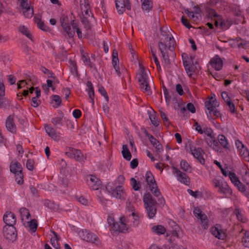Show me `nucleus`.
<instances>
[{"mask_svg": "<svg viewBox=\"0 0 249 249\" xmlns=\"http://www.w3.org/2000/svg\"><path fill=\"white\" fill-rule=\"evenodd\" d=\"M143 200L148 217L150 219L153 218L157 213L156 200L148 193L144 195Z\"/></svg>", "mask_w": 249, "mask_h": 249, "instance_id": "1", "label": "nucleus"}, {"mask_svg": "<svg viewBox=\"0 0 249 249\" xmlns=\"http://www.w3.org/2000/svg\"><path fill=\"white\" fill-rule=\"evenodd\" d=\"M140 68L141 71L138 77L140 88L142 91L147 92L150 95L152 93V91L148 81V74L142 66L140 65Z\"/></svg>", "mask_w": 249, "mask_h": 249, "instance_id": "2", "label": "nucleus"}, {"mask_svg": "<svg viewBox=\"0 0 249 249\" xmlns=\"http://www.w3.org/2000/svg\"><path fill=\"white\" fill-rule=\"evenodd\" d=\"M205 107L206 108V113L207 114L208 120H211L213 119L212 116V111L213 109L219 106V103L217 101L214 97H211L205 102Z\"/></svg>", "mask_w": 249, "mask_h": 249, "instance_id": "3", "label": "nucleus"}, {"mask_svg": "<svg viewBox=\"0 0 249 249\" xmlns=\"http://www.w3.org/2000/svg\"><path fill=\"white\" fill-rule=\"evenodd\" d=\"M3 235L6 240L13 242L17 237L16 228L14 226H4L3 230Z\"/></svg>", "mask_w": 249, "mask_h": 249, "instance_id": "4", "label": "nucleus"}, {"mask_svg": "<svg viewBox=\"0 0 249 249\" xmlns=\"http://www.w3.org/2000/svg\"><path fill=\"white\" fill-rule=\"evenodd\" d=\"M190 150L191 154L193 155L194 158L196 159L202 165L205 164V159L203 158L204 151L201 148H196L193 145H190Z\"/></svg>", "mask_w": 249, "mask_h": 249, "instance_id": "5", "label": "nucleus"}, {"mask_svg": "<svg viewBox=\"0 0 249 249\" xmlns=\"http://www.w3.org/2000/svg\"><path fill=\"white\" fill-rule=\"evenodd\" d=\"M208 13L212 17L218 18V19L220 20L219 26L222 30H227L231 26L229 21L223 19L222 17L218 15L213 9H210Z\"/></svg>", "mask_w": 249, "mask_h": 249, "instance_id": "6", "label": "nucleus"}, {"mask_svg": "<svg viewBox=\"0 0 249 249\" xmlns=\"http://www.w3.org/2000/svg\"><path fill=\"white\" fill-rule=\"evenodd\" d=\"M86 179L87 183L93 190H98L102 186L101 181L94 175H88Z\"/></svg>", "mask_w": 249, "mask_h": 249, "instance_id": "7", "label": "nucleus"}, {"mask_svg": "<svg viewBox=\"0 0 249 249\" xmlns=\"http://www.w3.org/2000/svg\"><path fill=\"white\" fill-rule=\"evenodd\" d=\"M128 229L126 224V220L124 217H121L120 223L119 224L117 222L112 225L111 230L115 231H119L124 232L127 231Z\"/></svg>", "mask_w": 249, "mask_h": 249, "instance_id": "8", "label": "nucleus"}, {"mask_svg": "<svg viewBox=\"0 0 249 249\" xmlns=\"http://www.w3.org/2000/svg\"><path fill=\"white\" fill-rule=\"evenodd\" d=\"M106 188L113 197L118 199L124 198L125 193L122 185H119L114 189H112L111 187L109 188V187H107Z\"/></svg>", "mask_w": 249, "mask_h": 249, "instance_id": "9", "label": "nucleus"}, {"mask_svg": "<svg viewBox=\"0 0 249 249\" xmlns=\"http://www.w3.org/2000/svg\"><path fill=\"white\" fill-rule=\"evenodd\" d=\"M81 236L83 240L87 242L93 243L97 245L99 243V238L93 233L88 231L85 230V231H82Z\"/></svg>", "mask_w": 249, "mask_h": 249, "instance_id": "10", "label": "nucleus"}, {"mask_svg": "<svg viewBox=\"0 0 249 249\" xmlns=\"http://www.w3.org/2000/svg\"><path fill=\"white\" fill-rule=\"evenodd\" d=\"M57 113V116L52 118L51 122L56 128L60 129L63 126L64 114L61 110H58Z\"/></svg>", "mask_w": 249, "mask_h": 249, "instance_id": "11", "label": "nucleus"}, {"mask_svg": "<svg viewBox=\"0 0 249 249\" xmlns=\"http://www.w3.org/2000/svg\"><path fill=\"white\" fill-rule=\"evenodd\" d=\"M3 222L6 224L5 226H14L16 222V217L15 214L11 212H6L3 216Z\"/></svg>", "mask_w": 249, "mask_h": 249, "instance_id": "12", "label": "nucleus"}, {"mask_svg": "<svg viewBox=\"0 0 249 249\" xmlns=\"http://www.w3.org/2000/svg\"><path fill=\"white\" fill-rule=\"evenodd\" d=\"M174 169L175 173L177 174V180L181 183L188 186L190 183V179L188 176L178 168L174 167Z\"/></svg>", "mask_w": 249, "mask_h": 249, "instance_id": "13", "label": "nucleus"}, {"mask_svg": "<svg viewBox=\"0 0 249 249\" xmlns=\"http://www.w3.org/2000/svg\"><path fill=\"white\" fill-rule=\"evenodd\" d=\"M158 46L161 53L164 63L167 65L169 64L170 62L166 49L167 45L161 41H159L158 43Z\"/></svg>", "mask_w": 249, "mask_h": 249, "instance_id": "14", "label": "nucleus"}, {"mask_svg": "<svg viewBox=\"0 0 249 249\" xmlns=\"http://www.w3.org/2000/svg\"><path fill=\"white\" fill-rule=\"evenodd\" d=\"M211 231L213 236L219 239L224 240L226 237L225 233L219 225L212 227Z\"/></svg>", "mask_w": 249, "mask_h": 249, "instance_id": "15", "label": "nucleus"}, {"mask_svg": "<svg viewBox=\"0 0 249 249\" xmlns=\"http://www.w3.org/2000/svg\"><path fill=\"white\" fill-rule=\"evenodd\" d=\"M20 5L23 9V15L26 18H30L33 16L34 10L28 5V0L21 2Z\"/></svg>", "mask_w": 249, "mask_h": 249, "instance_id": "16", "label": "nucleus"}, {"mask_svg": "<svg viewBox=\"0 0 249 249\" xmlns=\"http://www.w3.org/2000/svg\"><path fill=\"white\" fill-rule=\"evenodd\" d=\"M161 35L164 36V38H161L160 41L166 44V42L168 41H169V44L168 45V48L170 51H173L174 50V44H175V40L173 37L171 36H169V35H164L163 33L162 28H160V29Z\"/></svg>", "mask_w": 249, "mask_h": 249, "instance_id": "17", "label": "nucleus"}, {"mask_svg": "<svg viewBox=\"0 0 249 249\" xmlns=\"http://www.w3.org/2000/svg\"><path fill=\"white\" fill-rule=\"evenodd\" d=\"M145 177L147 184L149 186L151 191L152 192L153 189L157 187V183L154 177L150 171L146 172Z\"/></svg>", "mask_w": 249, "mask_h": 249, "instance_id": "18", "label": "nucleus"}, {"mask_svg": "<svg viewBox=\"0 0 249 249\" xmlns=\"http://www.w3.org/2000/svg\"><path fill=\"white\" fill-rule=\"evenodd\" d=\"M112 64L113 67L115 69L117 74L119 77H120L121 73L120 72V67L119 66V60L118 57V53L115 50H114L112 52Z\"/></svg>", "mask_w": 249, "mask_h": 249, "instance_id": "19", "label": "nucleus"}, {"mask_svg": "<svg viewBox=\"0 0 249 249\" xmlns=\"http://www.w3.org/2000/svg\"><path fill=\"white\" fill-rule=\"evenodd\" d=\"M218 192L222 194L225 197L230 196L232 193L231 189L226 182H224L222 185L218 188Z\"/></svg>", "mask_w": 249, "mask_h": 249, "instance_id": "20", "label": "nucleus"}, {"mask_svg": "<svg viewBox=\"0 0 249 249\" xmlns=\"http://www.w3.org/2000/svg\"><path fill=\"white\" fill-rule=\"evenodd\" d=\"M210 63L212 67L216 71H220L223 67V61L217 55L211 60Z\"/></svg>", "mask_w": 249, "mask_h": 249, "instance_id": "21", "label": "nucleus"}, {"mask_svg": "<svg viewBox=\"0 0 249 249\" xmlns=\"http://www.w3.org/2000/svg\"><path fill=\"white\" fill-rule=\"evenodd\" d=\"M6 127L8 131L12 133H16V126L14 123L13 117L9 115L6 120Z\"/></svg>", "mask_w": 249, "mask_h": 249, "instance_id": "22", "label": "nucleus"}, {"mask_svg": "<svg viewBox=\"0 0 249 249\" xmlns=\"http://www.w3.org/2000/svg\"><path fill=\"white\" fill-rule=\"evenodd\" d=\"M45 129L49 137L55 141L58 140L56 129L51 124H46L45 125Z\"/></svg>", "mask_w": 249, "mask_h": 249, "instance_id": "23", "label": "nucleus"}, {"mask_svg": "<svg viewBox=\"0 0 249 249\" xmlns=\"http://www.w3.org/2000/svg\"><path fill=\"white\" fill-rule=\"evenodd\" d=\"M81 52L82 54V59L85 65L88 66L91 69H94V70L97 72V69L95 65L91 62L90 58L88 54H86L84 51L82 50Z\"/></svg>", "mask_w": 249, "mask_h": 249, "instance_id": "24", "label": "nucleus"}, {"mask_svg": "<svg viewBox=\"0 0 249 249\" xmlns=\"http://www.w3.org/2000/svg\"><path fill=\"white\" fill-rule=\"evenodd\" d=\"M242 235L241 243L245 248H249V231L242 229L240 231Z\"/></svg>", "mask_w": 249, "mask_h": 249, "instance_id": "25", "label": "nucleus"}, {"mask_svg": "<svg viewBox=\"0 0 249 249\" xmlns=\"http://www.w3.org/2000/svg\"><path fill=\"white\" fill-rule=\"evenodd\" d=\"M217 140L220 144L226 150H230V147L226 137L223 134H219Z\"/></svg>", "mask_w": 249, "mask_h": 249, "instance_id": "26", "label": "nucleus"}, {"mask_svg": "<svg viewBox=\"0 0 249 249\" xmlns=\"http://www.w3.org/2000/svg\"><path fill=\"white\" fill-rule=\"evenodd\" d=\"M116 7L119 14H123L125 11V0H115Z\"/></svg>", "mask_w": 249, "mask_h": 249, "instance_id": "27", "label": "nucleus"}, {"mask_svg": "<svg viewBox=\"0 0 249 249\" xmlns=\"http://www.w3.org/2000/svg\"><path fill=\"white\" fill-rule=\"evenodd\" d=\"M234 213L236 215L238 221L242 223H246L247 221V217L240 209L236 208L234 211Z\"/></svg>", "mask_w": 249, "mask_h": 249, "instance_id": "28", "label": "nucleus"}, {"mask_svg": "<svg viewBox=\"0 0 249 249\" xmlns=\"http://www.w3.org/2000/svg\"><path fill=\"white\" fill-rule=\"evenodd\" d=\"M10 171L14 173L15 176H17V174L22 171L21 165L19 162H15V163L10 165Z\"/></svg>", "mask_w": 249, "mask_h": 249, "instance_id": "29", "label": "nucleus"}, {"mask_svg": "<svg viewBox=\"0 0 249 249\" xmlns=\"http://www.w3.org/2000/svg\"><path fill=\"white\" fill-rule=\"evenodd\" d=\"M122 154L124 159L127 160H130L131 159L132 156L130 152L128 149L126 145H123L122 147Z\"/></svg>", "mask_w": 249, "mask_h": 249, "instance_id": "30", "label": "nucleus"}, {"mask_svg": "<svg viewBox=\"0 0 249 249\" xmlns=\"http://www.w3.org/2000/svg\"><path fill=\"white\" fill-rule=\"evenodd\" d=\"M142 1V8L144 11L149 12L152 10V3L150 0H141Z\"/></svg>", "mask_w": 249, "mask_h": 249, "instance_id": "31", "label": "nucleus"}, {"mask_svg": "<svg viewBox=\"0 0 249 249\" xmlns=\"http://www.w3.org/2000/svg\"><path fill=\"white\" fill-rule=\"evenodd\" d=\"M65 32L68 35L69 38H72L75 35L74 28L71 27L69 24L62 28Z\"/></svg>", "mask_w": 249, "mask_h": 249, "instance_id": "32", "label": "nucleus"}, {"mask_svg": "<svg viewBox=\"0 0 249 249\" xmlns=\"http://www.w3.org/2000/svg\"><path fill=\"white\" fill-rule=\"evenodd\" d=\"M18 31L21 34L27 37L30 39L31 40H33L32 36L30 33L29 29L25 26H20L18 27Z\"/></svg>", "mask_w": 249, "mask_h": 249, "instance_id": "33", "label": "nucleus"}, {"mask_svg": "<svg viewBox=\"0 0 249 249\" xmlns=\"http://www.w3.org/2000/svg\"><path fill=\"white\" fill-rule=\"evenodd\" d=\"M193 213L195 217L200 220L203 218H206L207 215L203 213L198 207H195L193 211Z\"/></svg>", "mask_w": 249, "mask_h": 249, "instance_id": "34", "label": "nucleus"}, {"mask_svg": "<svg viewBox=\"0 0 249 249\" xmlns=\"http://www.w3.org/2000/svg\"><path fill=\"white\" fill-rule=\"evenodd\" d=\"M60 22L62 28L70 24V20L68 16L63 13L60 17Z\"/></svg>", "mask_w": 249, "mask_h": 249, "instance_id": "35", "label": "nucleus"}, {"mask_svg": "<svg viewBox=\"0 0 249 249\" xmlns=\"http://www.w3.org/2000/svg\"><path fill=\"white\" fill-rule=\"evenodd\" d=\"M180 168L184 172L191 173L192 172V167L185 160H181L180 162Z\"/></svg>", "mask_w": 249, "mask_h": 249, "instance_id": "36", "label": "nucleus"}, {"mask_svg": "<svg viewBox=\"0 0 249 249\" xmlns=\"http://www.w3.org/2000/svg\"><path fill=\"white\" fill-rule=\"evenodd\" d=\"M229 177L230 178V180L232 183H233L235 186H238V184H239L241 182L238 177L234 172H230Z\"/></svg>", "mask_w": 249, "mask_h": 249, "instance_id": "37", "label": "nucleus"}, {"mask_svg": "<svg viewBox=\"0 0 249 249\" xmlns=\"http://www.w3.org/2000/svg\"><path fill=\"white\" fill-rule=\"evenodd\" d=\"M240 156L245 160L249 158V151L245 146L238 150Z\"/></svg>", "mask_w": 249, "mask_h": 249, "instance_id": "38", "label": "nucleus"}, {"mask_svg": "<svg viewBox=\"0 0 249 249\" xmlns=\"http://www.w3.org/2000/svg\"><path fill=\"white\" fill-rule=\"evenodd\" d=\"M19 213L20 214V216L22 220H23L24 217H25L26 219H28L31 216L28 209H27L26 208H20L19 209Z\"/></svg>", "mask_w": 249, "mask_h": 249, "instance_id": "39", "label": "nucleus"}, {"mask_svg": "<svg viewBox=\"0 0 249 249\" xmlns=\"http://www.w3.org/2000/svg\"><path fill=\"white\" fill-rule=\"evenodd\" d=\"M152 230L153 232L159 235L164 234L166 231V229L162 225L154 226L152 228Z\"/></svg>", "mask_w": 249, "mask_h": 249, "instance_id": "40", "label": "nucleus"}, {"mask_svg": "<svg viewBox=\"0 0 249 249\" xmlns=\"http://www.w3.org/2000/svg\"><path fill=\"white\" fill-rule=\"evenodd\" d=\"M28 226L30 228V230L32 232H35L36 231L38 226L37 221L36 219H34L28 222Z\"/></svg>", "mask_w": 249, "mask_h": 249, "instance_id": "41", "label": "nucleus"}, {"mask_svg": "<svg viewBox=\"0 0 249 249\" xmlns=\"http://www.w3.org/2000/svg\"><path fill=\"white\" fill-rule=\"evenodd\" d=\"M40 70L43 73L47 75L48 78H55V74L52 71L43 66H41Z\"/></svg>", "mask_w": 249, "mask_h": 249, "instance_id": "42", "label": "nucleus"}, {"mask_svg": "<svg viewBox=\"0 0 249 249\" xmlns=\"http://www.w3.org/2000/svg\"><path fill=\"white\" fill-rule=\"evenodd\" d=\"M145 136L148 138L150 143L153 146H156L159 142V141L154 138L151 134L149 133L147 131H144Z\"/></svg>", "mask_w": 249, "mask_h": 249, "instance_id": "43", "label": "nucleus"}, {"mask_svg": "<svg viewBox=\"0 0 249 249\" xmlns=\"http://www.w3.org/2000/svg\"><path fill=\"white\" fill-rule=\"evenodd\" d=\"M239 191L244 194V195L247 197L249 195V191L248 188L241 182L238 186H236Z\"/></svg>", "mask_w": 249, "mask_h": 249, "instance_id": "44", "label": "nucleus"}, {"mask_svg": "<svg viewBox=\"0 0 249 249\" xmlns=\"http://www.w3.org/2000/svg\"><path fill=\"white\" fill-rule=\"evenodd\" d=\"M74 158L75 160L79 161H81L83 160L84 156L82 152L79 149H75L74 150Z\"/></svg>", "mask_w": 249, "mask_h": 249, "instance_id": "45", "label": "nucleus"}, {"mask_svg": "<svg viewBox=\"0 0 249 249\" xmlns=\"http://www.w3.org/2000/svg\"><path fill=\"white\" fill-rule=\"evenodd\" d=\"M130 183L133 189L135 191H138L140 190L141 186L140 181L137 182L134 178H132L130 179Z\"/></svg>", "mask_w": 249, "mask_h": 249, "instance_id": "46", "label": "nucleus"}, {"mask_svg": "<svg viewBox=\"0 0 249 249\" xmlns=\"http://www.w3.org/2000/svg\"><path fill=\"white\" fill-rule=\"evenodd\" d=\"M44 205L51 210H55L57 209V206L51 200L46 199L44 202Z\"/></svg>", "mask_w": 249, "mask_h": 249, "instance_id": "47", "label": "nucleus"}, {"mask_svg": "<svg viewBox=\"0 0 249 249\" xmlns=\"http://www.w3.org/2000/svg\"><path fill=\"white\" fill-rule=\"evenodd\" d=\"M87 86L88 88V94L89 98L94 96V91L92 83L88 81L87 83Z\"/></svg>", "mask_w": 249, "mask_h": 249, "instance_id": "48", "label": "nucleus"}, {"mask_svg": "<svg viewBox=\"0 0 249 249\" xmlns=\"http://www.w3.org/2000/svg\"><path fill=\"white\" fill-rule=\"evenodd\" d=\"M52 101L55 102V105L53 107L57 108L59 107L61 104V99L60 97L57 95H53L52 96Z\"/></svg>", "mask_w": 249, "mask_h": 249, "instance_id": "49", "label": "nucleus"}, {"mask_svg": "<svg viewBox=\"0 0 249 249\" xmlns=\"http://www.w3.org/2000/svg\"><path fill=\"white\" fill-rule=\"evenodd\" d=\"M149 119L150 120L151 123L153 125L157 127L159 125V121L158 119V117L155 114H150L149 115Z\"/></svg>", "mask_w": 249, "mask_h": 249, "instance_id": "50", "label": "nucleus"}, {"mask_svg": "<svg viewBox=\"0 0 249 249\" xmlns=\"http://www.w3.org/2000/svg\"><path fill=\"white\" fill-rule=\"evenodd\" d=\"M16 176V181L18 184L21 185L23 183V175L22 173V171H19V173L17 174V176Z\"/></svg>", "mask_w": 249, "mask_h": 249, "instance_id": "51", "label": "nucleus"}, {"mask_svg": "<svg viewBox=\"0 0 249 249\" xmlns=\"http://www.w3.org/2000/svg\"><path fill=\"white\" fill-rule=\"evenodd\" d=\"M74 150H75V148L72 147H67L66 151L65 152L66 155H67L69 158L71 159L74 158Z\"/></svg>", "mask_w": 249, "mask_h": 249, "instance_id": "52", "label": "nucleus"}, {"mask_svg": "<svg viewBox=\"0 0 249 249\" xmlns=\"http://www.w3.org/2000/svg\"><path fill=\"white\" fill-rule=\"evenodd\" d=\"M51 243L52 246L55 249H60V245L58 243L57 238L56 237H52L51 239Z\"/></svg>", "mask_w": 249, "mask_h": 249, "instance_id": "53", "label": "nucleus"}, {"mask_svg": "<svg viewBox=\"0 0 249 249\" xmlns=\"http://www.w3.org/2000/svg\"><path fill=\"white\" fill-rule=\"evenodd\" d=\"M35 161L32 159H28L26 161V167L29 170L33 171L34 168Z\"/></svg>", "mask_w": 249, "mask_h": 249, "instance_id": "54", "label": "nucleus"}, {"mask_svg": "<svg viewBox=\"0 0 249 249\" xmlns=\"http://www.w3.org/2000/svg\"><path fill=\"white\" fill-rule=\"evenodd\" d=\"M37 27L41 30L46 32H50L51 29L49 28V26L45 25L44 23L42 21V22L40 23Z\"/></svg>", "mask_w": 249, "mask_h": 249, "instance_id": "55", "label": "nucleus"}, {"mask_svg": "<svg viewBox=\"0 0 249 249\" xmlns=\"http://www.w3.org/2000/svg\"><path fill=\"white\" fill-rule=\"evenodd\" d=\"M184 69L188 76L191 77L194 72L192 66L190 65H185Z\"/></svg>", "mask_w": 249, "mask_h": 249, "instance_id": "56", "label": "nucleus"}, {"mask_svg": "<svg viewBox=\"0 0 249 249\" xmlns=\"http://www.w3.org/2000/svg\"><path fill=\"white\" fill-rule=\"evenodd\" d=\"M98 91L100 94L105 98L106 101L108 102V96L104 88L103 87H101L99 88Z\"/></svg>", "mask_w": 249, "mask_h": 249, "instance_id": "57", "label": "nucleus"}, {"mask_svg": "<svg viewBox=\"0 0 249 249\" xmlns=\"http://www.w3.org/2000/svg\"><path fill=\"white\" fill-rule=\"evenodd\" d=\"M181 21L183 25L188 29H190L192 26L189 23L188 20L184 16H182L181 18Z\"/></svg>", "mask_w": 249, "mask_h": 249, "instance_id": "58", "label": "nucleus"}, {"mask_svg": "<svg viewBox=\"0 0 249 249\" xmlns=\"http://www.w3.org/2000/svg\"><path fill=\"white\" fill-rule=\"evenodd\" d=\"M212 181L213 184L214 185V187L215 188H219L224 183L221 180H220V179L216 178H214L213 179Z\"/></svg>", "mask_w": 249, "mask_h": 249, "instance_id": "59", "label": "nucleus"}, {"mask_svg": "<svg viewBox=\"0 0 249 249\" xmlns=\"http://www.w3.org/2000/svg\"><path fill=\"white\" fill-rule=\"evenodd\" d=\"M37 97H34L31 100V106L34 107H38L41 103V101L39 100H37Z\"/></svg>", "mask_w": 249, "mask_h": 249, "instance_id": "60", "label": "nucleus"}, {"mask_svg": "<svg viewBox=\"0 0 249 249\" xmlns=\"http://www.w3.org/2000/svg\"><path fill=\"white\" fill-rule=\"evenodd\" d=\"M80 7L82 10L83 8L90 7L89 0H80Z\"/></svg>", "mask_w": 249, "mask_h": 249, "instance_id": "61", "label": "nucleus"}, {"mask_svg": "<svg viewBox=\"0 0 249 249\" xmlns=\"http://www.w3.org/2000/svg\"><path fill=\"white\" fill-rule=\"evenodd\" d=\"M202 224V228L205 230L207 229L209 226L207 217L203 218L200 220Z\"/></svg>", "mask_w": 249, "mask_h": 249, "instance_id": "62", "label": "nucleus"}, {"mask_svg": "<svg viewBox=\"0 0 249 249\" xmlns=\"http://www.w3.org/2000/svg\"><path fill=\"white\" fill-rule=\"evenodd\" d=\"M204 133L208 137H210L211 139H213V130L211 128H206L203 130L202 134Z\"/></svg>", "mask_w": 249, "mask_h": 249, "instance_id": "63", "label": "nucleus"}, {"mask_svg": "<svg viewBox=\"0 0 249 249\" xmlns=\"http://www.w3.org/2000/svg\"><path fill=\"white\" fill-rule=\"evenodd\" d=\"M72 115L75 119H79L82 116V112L80 109H75L72 112Z\"/></svg>", "mask_w": 249, "mask_h": 249, "instance_id": "64", "label": "nucleus"}]
</instances>
